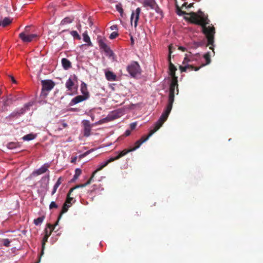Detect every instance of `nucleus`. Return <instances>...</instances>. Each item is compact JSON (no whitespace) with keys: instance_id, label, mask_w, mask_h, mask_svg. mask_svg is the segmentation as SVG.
I'll return each instance as SVG.
<instances>
[{"instance_id":"2","label":"nucleus","mask_w":263,"mask_h":263,"mask_svg":"<svg viewBox=\"0 0 263 263\" xmlns=\"http://www.w3.org/2000/svg\"><path fill=\"white\" fill-rule=\"evenodd\" d=\"M211 62L210 55L209 52L206 53L202 58L199 53L193 54L191 52L186 53L183 61L184 66H180L182 72H186L188 69L192 70L194 69L193 66L195 64L201 63V66L209 64Z\"/></svg>"},{"instance_id":"14","label":"nucleus","mask_w":263,"mask_h":263,"mask_svg":"<svg viewBox=\"0 0 263 263\" xmlns=\"http://www.w3.org/2000/svg\"><path fill=\"white\" fill-rule=\"evenodd\" d=\"M107 162H105H105H103V163H101V164H100V165L99 166V167L97 168V170H95V171L93 172V173H92V176H91V177L90 179L88 181H87V182L86 183H84V184H81V186H86V185H87L91 183V180H92V178L95 176V174H96L98 171H99L101 170L103 168H104V167H105V166H107Z\"/></svg>"},{"instance_id":"12","label":"nucleus","mask_w":263,"mask_h":263,"mask_svg":"<svg viewBox=\"0 0 263 263\" xmlns=\"http://www.w3.org/2000/svg\"><path fill=\"white\" fill-rule=\"evenodd\" d=\"M50 164L48 163H45L39 169L34 171L31 175L33 176H37L42 174L46 173L48 171V168L49 167Z\"/></svg>"},{"instance_id":"53","label":"nucleus","mask_w":263,"mask_h":263,"mask_svg":"<svg viewBox=\"0 0 263 263\" xmlns=\"http://www.w3.org/2000/svg\"><path fill=\"white\" fill-rule=\"evenodd\" d=\"M130 130L129 129H127L125 132L124 135L125 136H128L130 135Z\"/></svg>"},{"instance_id":"4","label":"nucleus","mask_w":263,"mask_h":263,"mask_svg":"<svg viewBox=\"0 0 263 263\" xmlns=\"http://www.w3.org/2000/svg\"><path fill=\"white\" fill-rule=\"evenodd\" d=\"M174 101V94L172 93H169L168 104L162 112L161 116L158 120L161 124H163L167 120L169 114H170L172 109L173 104Z\"/></svg>"},{"instance_id":"19","label":"nucleus","mask_w":263,"mask_h":263,"mask_svg":"<svg viewBox=\"0 0 263 263\" xmlns=\"http://www.w3.org/2000/svg\"><path fill=\"white\" fill-rule=\"evenodd\" d=\"M79 187H82L81 185H77V186H75L74 187H72L70 189L69 192L67 194V198H66L65 203H67V204H68V205H70V206L72 205V202H73L75 200H74L73 198L70 197V195L71 194V193L73 192V191L74 190H75L76 189H77Z\"/></svg>"},{"instance_id":"13","label":"nucleus","mask_w":263,"mask_h":263,"mask_svg":"<svg viewBox=\"0 0 263 263\" xmlns=\"http://www.w3.org/2000/svg\"><path fill=\"white\" fill-rule=\"evenodd\" d=\"M82 123L84 126V136L88 137L90 135L91 125L90 122L87 120H84L82 121Z\"/></svg>"},{"instance_id":"20","label":"nucleus","mask_w":263,"mask_h":263,"mask_svg":"<svg viewBox=\"0 0 263 263\" xmlns=\"http://www.w3.org/2000/svg\"><path fill=\"white\" fill-rule=\"evenodd\" d=\"M49 181V175L48 174L47 176L43 177L40 181L41 183L42 186L45 190L48 189Z\"/></svg>"},{"instance_id":"30","label":"nucleus","mask_w":263,"mask_h":263,"mask_svg":"<svg viewBox=\"0 0 263 263\" xmlns=\"http://www.w3.org/2000/svg\"><path fill=\"white\" fill-rule=\"evenodd\" d=\"M71 76L69 78V79L67 80L65 86L68 90H71L72 89V87L74 85V83L72 80Z\"/></svg>"},{"instance_id":"63","label":"nucleus","mask_w":263,"mask_h":263,"mask_svg":"<svg viewBox=\"0 0 263 263\" xmlns=\"http://www.w3.org/2000/svg\"><path fill=\"white\" fill-rule=\"evenodd\" d=\"M91 119L93 120V117H91Z\"/></svg>"},{"instance_id":"28","label":"nucleus","mask_w":263,"mask_h":263,"mask_svg":"<svg viewBox=\"0 0 263 263\" xmlns=\"http://www.w3.org/2000/svg\"><path fill=\"white\" fill-rule=\"evenodd\" d=\"M2 99H3V100L4 101V106L9 105L14 101V99L12 98L11 95H10L9 96H8L6 98L3 97Z\"/></svg>"},{"instance_id":"55","label":"nucleus","mask_w":263,"mask_h":263,"mask_svg":"<svg viewBox=\"0 0 263 263\" xmlns=\"http://www.w3.org/2000/svg\"><path fill=\"white\" fill-rule=\"evenodd\" d=\"M178 49L182 51H185L186 50V48L182 46L179 47Z\"/></svg>"},{"instance_id":"9","label":"nucleus","mask_w":263,"mask_h":263,"mask_svg":"<svg viewBox=\"0 0 263 263\" xmlns=\"http://www.w3.org/2000/svg\"><path fill=\"white\" fill-rule=\"evenodd\" d=\"M37 36L36 34H27L25 32H22L19 34V37L25 43L31 42Z\"/></svg>"},{"instance_id":"47","label":"nucleus","mask_w":263,"mask_h":263,"mask_svg":"<svg viewBox=\"0 0 263 263\" xmlns=\"http://www.w3.org/2000/svg\"><path fill=\"white\" fill-rule=\"evenodd\" d=\"M118 35V33L117 32H112L109 35L110 39H114L116 38Z\"/></svg>"},{"instance_id":"37","label":"nucleus","mask_w":263,"mask_h":263,"mask_svg":"<svg viewBox=\"0 0 263 263\" xmlns=\"http://www.w3.org/2000/svg\"><path fill=\"white\" fill-rule=\"evenodd\" d=\"M18 144L14 142H10L7 144V147L10 149H13L16 148Z\"/></svg>"},{"instance_id":"31","label":"nucleus","mask_w":263,"mask_h":263,"mask_svg":"<svg viewBox=\"0 0 263 263\" xmlns=\"http://www.w3.org/2000/svg\"><path fill=\"white\" fill-rule=\"evenodd\" d=\"M36 135L33 134H29L22 137L24 141H30L35 138Z\"/></svg>"},{"instance_id":"43","label":"nucleus","mask_w":263,"mask_h":263,"mask_svg":"<svg viewBox=\"0 0 263 263\" xmlns=\"http://www.w3.org/2000/svg\"><path fill=\"white\" fill-rule=\"evenodd\" d=\"M70 34L74 38V39H78V40H80L81 39V37L79 35V34H78V33L77 32V31H74V30H73V31H71L70 32Z\"/></svg>"},{"instance_id":"27","label":"nucleus","mask_w":263,"mask_h":263,"mask_svg":"<svg viewBox=\"0 0 263 263\" xmlns=\"http://www.w3.org/2000/svg\"><path fill=\"white\" fill-rule=\"evenodd\" d=\"M83 41L87 43V44L82 45V46H83L84 45H88L89 46H92V43H91V42L90 41V39L89 36L87 34V31H85V32H84L83 33Z\"/></svg>"},{"instance_id":"32","label":"nucleus","mask_w":263,"mask_h":263,"mask_svg":"<svg viewBox=\"0 0 263 263\" xmlns=\"http://www.w3.org/2000/svg\"><path fill=\"white\" fill-rule=\"evenodd\" d=\"M1 22L3 27H5L11 23V20L9 17H5Z\"/></svg>"},{"instance_id":"41","label":"nucleus","mask_w":263,"mask_h":263,"mask_svg":"<svg viewBox=\"0 0 263 263\" xmlns=\"http://www.w3.org/2000/svg\"><path fill=\"white\" fill-rule=\"evenodd\" d=\"M82 171L80 168H76L75 170V174L73 176V179H77L81 175Z\"/></svg>"},{"instance_id":"39","label":"nucleus","mask_w":263,"mask_h":263,"mask_svg":"<svg viewBox=\"0 0 263 263\" xmlns=\"http://www.w3.org/2000/svg\"><path fill=\"white\" fill-rule=\"evenodd\" d=\"M177 86V84L176 82H172L170 85V93L173 92L174 94V91L175 87Z\"/></svg>"},{"instance_id":"46","label":"nucleus","mask_w":263,"mask_h":263,"mask_svg":"<svg viewBox=\"0 0 263 263\" xmlns=\"http://www.w3.org/2000/svg\"><path fill=\"white\" fill-rule=\"evenodd\" d=\"M58 204L54 202V201H52L50 205H49V209L51 210V209H52L53 208H58Z\"/></svg>"},{"instance_id":"40","label":"nucleus","mask_w":263,"mask_h":263,"mask_svg":"<svg viewBox=\"0 0 263 263\" xmlns=\"http://www.w3.org/2000/svg\"><path fill=\"white\" fill-rule=\"evenodd\" d=\"M55 226H53L51 224H50V223H48L47 224V228H46L45 230V234H47V233H49V230L50 229V230H52V232L53 231L54 228H55Z\"/></svg>"},{"instance_id":"44","label":"nucleus","mask_w":263,"mask_h":263,"mask_svg":"<svg viewBox=\"0 0 263 263\" xmlns=\"http://www.w3.org/2000/svg\"><path fill=\"white\" fill-rule=\"evenodd\" d=\"M61 179H62V177H59L58 178L57 181L56 182V183L54 185L53 189H54V190H57V189L59 187V186H60V185L62 183L61 182Z\"/></svg>"},{"instance_id":"54","label":"nucleus","mask_w":263,"mask_h":263,"mask_svg":"<svg viewBox=\"0 0 263 263\" xmlns=\"http://www.w3.org/2000/svg\"><path fill=\"white\" fill-rule=\"evenodd\" d=\"M110 29L111 30H116L118 29V27L117 25H112L110 27Z\"/></svg>"},{"instance_id":"3","label":"nucleus","mask_w":263,"mask_h":263,"mask_svg":"<svg viewBox=\"0 0 263 263\" xmlns=\"http://www.w3.org/2000/svg\"><path fill=\"white\" fill-rule=\"evenodd\" d=\"M33 104V103L32 102L25 104L21 108L17 109L13 111L10 115L7 117L6 119L9 121H12L19 118L21 116L24 115L27 110H28Z\"/></svg>"},{"instance_id":"34","label":"nucleus","mask_w":263,"mask_h":263,"mask_svg":"<svg viewBox=\"0 0 263 263\" xmlns=\"http://www.w3.org/2000/svg\"><path fill=\"white\" fill-rule=\"evenodd\" d=\"M116 9L120 13L121 16L123 17L124 11L121 4H117L116 5Z\"/></svg>"},{"instance_id":"24","label":"nucleus","mask_w":263,"mask_h":263,"mask_svg":"<svg viewBox=\"0 0 263 263\" xmlns=\"http://www.w3.org/2000/svg\"><path fill=\"white\" fill-rule=\"evenodd\" d=\"M62 65L65 70H68L71 67V63L69 60L66 58H63L61 60Z\"/></svg>"},{"instance_id":"36","label":"nucleus","mask_w":263,"mask_h":263,"mask_svg":"<svg viewBox=\"0 0 263 263\" xmlns=\"http://www.w3.org/2000/svg\"><path fill=\"white\" fill-rule=\"evenodd\" d=\"M189 46L190 48L192 49H196L197 48L200 47L199 41L191 43Z\"/></svg>"},{"instance_id":"17","label":"nucleus","mask_w":263,"mask_h":263,"mask_svg":"<svg viewBox=\"0 0 263 263\" xmlns=\"http://www.w3.org/2000/svg\"><path fill=\"white\" fill-rule=\"evenodd\" d=\"M120 117L118 113L117 112H112L111 114H109L106 118L99 121V123L101 124L104 123L105 121H110L116 119Z\"/></svg>"},{"instance_id":"22","label":"nucleus","mask_w":263,"mask_h":263,"mask_svg":"<svg viewBox=\"0 0 263 263\" xmlns=\"http://www.w3.org/2000/svg\"><path fill=\"white\" fill-rule=\"evenodd\" d=\"M52 233V230H49V233H47V234H45V236H44L42 242V252L41 256L43 255L44 254V250L45 248V245L46 242L47 241V240L49 238V237L50 236L51 234Z\"/></svg>"},{"instance_id":"45","label":"nucleus","mask_w":263,"mask_h":263,"mask_svg":"<svg viewBox=\"0 0 263 263\" xmlns=\"http://www.w3.org/2000/svg\"><path fill=\"white\" fill-rule=\"evenodd\" d=\"M119 159V158L118 157V155L116 156V157H111L110 158H109V159L107 160L106 161H105V162H107V164L111 162H112L116 160H117Z\"/></svg>"},{"instance_id":"42","label":"nucleus","mask_w":263,"mask_h":263,"mask_svg":"<svg viewBox=\"0 0 263 263\" xmlns=\"http://www.w3.org/2000/svg\"><path fill=\"white\" fill-rule=\"evenodd\" d=\"M93 151H94L93 149H91L90 150H88V151H86V152H85L84 153L79 155V157L80 159H82V158H84L85 157H86V156H87L88 155H89V154H90Z\"/></svg>"},{"instance_id":"26","label":"nucleus","mask_w":263,"mask_h":263,"mask_svg":"<svg viewBox=\"0 0 263 263\" xmlns=\"http://www.w3.org/2000/svg\"><path fill=\"white\" fill-rule=\"evenodd\" d=\"M81 91L82 93L83 94V96H85L86 97L87 96V99L89 98V95L88 91H87V85L84 82H83L81 85Z\"/></svg>"},{"instance_id":"38","label":"nucleus","mask_w":263,"mask_h":263,"mask_svg":"<svg viewBox=\"0 0 263 263\" xmlns=\"http://www.w3.org/2000/svg\"><path fill=\"white\" fill-rule=\"evenodd\" d=\"M44 219V217H39L34 220V223L36 226L41 224L43 222Z\"/></svg>"},{"instance_id":"23","label":"nucleus","mask_w":263,"mask_h":263,"mask_svg":"<svg viewBox=\"0 0 263 263\" xmlns=\"http://www.w3.org/2000/svg\"><path fill=\"white\" fill-rule=\"evenodd\" d=\"M105 77L108 81H116L117 76L116 75L110 71H106L105 72Z\"/></svg>"},{"instance_id":"29","label":"nucleus","mask_w":263,"mask_h":263,"mask_svg":"<svg viewBox=\"0 0 263 263\" xmlns=\"http://www.w3.org/2000/svg\"><path fill=\"white\" fill-rule=\"evenodd\" d=\"M70 206V205H68V204H67V203H64V204L62 206V210L61 211V213H60V214L58 217V220H59L61 218L62 215L67 212L68 210V208Z\"/></svg>"},{"instance_id":"18","label":"nucleus","mask_w":263,"mask_h":263,"mask_svg":"<svg viewBox=\"0 0 263 263\" xmlns=\"http://www.w3.org/2000/svg\"><path fill=\"white\" fill-rule=\"evenodd\" d=\"M139 2L145 8L149 7L151 9L156 4L155 0H139Z\"/></svg>"},{"instance_id":"10","label":"nucleus","mask_w":263,"mask_h":263,"mask_svg":"<svg viewBox=\"0 0 263 263\" xmlns=\"http://www.w3.org/2000/svg\"><path fill=\"white\" fill-rule=\"evenodd\" d=\"M173 48V47L172 45L169 46V55L168 58V61L169 62V70L170 72V75L174 77H175V71L177 70V68L174 66L173 64H172L171 62V54L173 52L172 49Z\"/></svg>"},{"instance_id":"6","label":"nucleus","mask_w":263,"mask_h":263,"mask_svg":"<svg viewBox=\"0 0 263 263\" xmlns=\"http://www.w3.org/2000/svg\"><path fill=\"white\" fill-rule=\"evenodd\" d=\"M162 124H161L160 122L157 121V122L155 124L154 128L150 131L149 134L146 136V137L145 138L144 137H142L140 139L137 140L136 142V146L133 148V150H136L137 149L139 148L141 145L143 143L149 139V138L152 136L153 134H154L156 131H157L161 126H162Z\"/></svg>"},{"instance_id":"11","label":"nucleus","mask_w":263,"mask_h":263,"mask_svg":"<svg viewBox=\"0 0 263 263\" xmlns=\"http://www.w3.org/2000/svg\"><path fill=\"white\" fill-rule=\"evenodd\" d=\"M141 12V9L140 8H137L135 11H133L130 16V23L132 24L133 21L135 17L134 20V27L136 28L138 25V22L139 19V16Z\"/></svg>"},{"instance_id":"50","label":"nucleus","mask_w":263,"mask_h":263,"mask_svg":"<svg viewBox=\"0 0 263 263\" xmlns=\"http://www.w3.org/2000/svg\"><path fill=\"white\" fill-rule=\"evenodd\" d=\"M186 5H187V3H184V4L182 6V7L184 6V7H186V8L189 9L190 8H191V7L193 6V4H190L187 6H186Z\"/></svg>"},{"instance_id":"62","label":"nucleus","mask_w":263,"mask_h":263,"mask_svg":"<svg viewBox=\"0 0 263 263\" xmlns=\"http://www.w3.org/2000/svg\"><path fill=\"white\" fill-rule=\"evenodd\" d=\"M0 26H2V22L0 21Z\"/></svg>"},{"instance_id":"1","label":"nucleus","mask_w":263,"mask_h":263,"mask_svg":"<svg viewBox=\"0 0 263 263\" xmlns=\"http://www.w3.org/2000/svg\"><path fill=\"white\" fill-rule=\"evenodd\" d=\"M191 16L193 23L201 26L202 32L206 35L207 39V43L205 40L199 41L200 47L213 45L215 28L213 26H206L210 23L208 16L201 10L198 11V14L192 13Z\"/></svg>"},{"instance_id":"16","label":"nucleus","mask_w":263,"mask_h":263,"mask_svg":"<svg viewBox=\"0 0 263 263\" xmlns=\"http://www.w3.org/2000/svg\"><path fill=\"white\" fill-rule=\"evenodd\" d=\"M87 99H88L87 96L86 97L83 95H79L73 98L70 102L69 105V106H73V105L78 104Z\"/></svg>"},{"instance_id":"51","label":"nucleus","mask_w":263,"mask_h":263,"mask_svg":"<svg viewBox=\"0 0 263 263\" xmlns=\"http://www.w3.org/2000/svg\"><path fill=\"white\" fill-rule=\"evenodd\" d=\"M68 110L70 111H78L80 110V109L78 108H70Z\"/></svg>"},{"instance_id":"56","label":"nucleus","mask_w":263,"mask_h":263,"mask_svg":"<svg viewBox=\"0 0 263 263\" xmlns=\"http://www.w3.org/2000/svg\"><path fill=\"white\" fill-rule=\"evenodd\" d=\"M10 78H11V79L12 81L13 82V83H16V80H15V79L13 77L11 76Z\"/></svg>"},{"instance_id":"49","label":"nucleus","mask_w":263,"mask_h":263,"mask_svg":"<svg viewBox=\"0 0 263 263\" xmlns=\"http://www.w3.org/2000/svg\"><path fill=\"white\" fill-rule=\"evenodd\" d=\"M10 241L8 239H5L4 240V245L6 247H8L9 246Z\"/></svg>"},{"instance_id":"21","label":"nucleus","mask_w":263,"mask_h":263,"mask_svg":"<svg viewBox=\"0 0 263 263\" xmlns=\"http://www.w3.org/2000/svg\"><path fill=\"white\" fill-rule=\"evenodd\" d=\"M152 9L155 10V12L157 13L158 16H157V18L159 19H162L164 17V14L162 10L158 6L157 3H156V4L154 5L153 6V8H152Z\"/></svg>"},{"instance_id":"15","label":"nucleus","mask_w":263,"mask_h":263,"mask_svg":"<svg viewBox=\"0 0 263 263\" xmlns=\"http://www.w3.org/2000/svg\"><path fill=\"white\" fill-rule=\"evenodd\" d=\"M107 162H105H105H103V163H101V164H100V165L99 166V167L97 168V170H95V171L93 172V173H92V176H91V177L90 179L88 181H87V182L86 183H84V184H81V186H86V185H87L91 183V180H92V178L95 176V174H96L98 171H99L101 170L103 168H104V167H105V166H107Z\"/></svg>"},{"instance_id":"57","label":"nucleus","mask_w":263,"mask_h":263,"mask_svg":"<svg viewBox=\"0 0 263 263\" xmlns=\"http://www.w3.org/2000/svg\"><path fill=\"white\" fill-rule=\"evenodd\" d=\"M56 191H57L56 190H54V189H53L52 192H51V195H54Z\"/></svg>"},{"instance_id":"58","label":"nucleus","mask_w":263,"mask_h":263,"mask_svg":"<svg viewBox=\"0 0 263 263\" xmlns=\"http://www.w3.org/2000/svg\"><path fill=\"white\" fill-rule=\"evenodd\" d=\"M63 126L64 127H67V124L66 123H63Z\"/></svg>"},{"instance_id":"52","label":"nucleus","mask_w":263,"mask_h":263,"mask_svg":"<svg viewBox=\"0 0 263 263\" xmlns=\"http://www.w3.org/2000/svg\"><path fill=\"white\" fill-rule=\"evenodd\" d=\"M77 159V157H73L71 158V162L73 163H75L76 162Z\"/></svg>"},{"instance_id":"35","label":"nucleus","mask_w":263,"mask_h":263,"mask_svg":"<svg viewBox=\"0 0 263 263\" xmlns=\"http://www.w3.org/2000/svg\"><path fill=\"white\" fill-rule=\"evenodd\" d=\"M73 20L72 18H71L70 17H66L62 20V21H61V24L65 25L67 24H69V23H72Z\"/></svg>"},{"instance_id":"48","label":"nucleus","mask_w":263,"mask_h":263,"mask_svg":"<svg viewBox=\"0 0 263 263\" xmlns=\"http://www.w3.org/2000/svg\"><path fill=\"white\" fill-rule=\"evenodd\" d=\"M137 126V122H133L130 124V128L131 130H134L135 129L136 127Z\"/></svg>"},{"instance_id":"5","label":"nucleus","mask_w":263,"mask_h":263,"mask_svg":"<svg viewBox=\"0 0 263 263\" xmlns=\"http://www.w3.org/2000/svg\"><path fill=\"white\" fill-rule=\"evenodd\" d=\"M41 83L42 88L40 97L45 98L47 96L49 92L54 87L55 84L51 80H42Z\"/></svg>"},{"instance_id":"8","label":"nucleus","mask_w":263,"mask_h":263,"mask_svg":"<svg viewBox=\"0 0 263 263\" xmlns=\"http://www.w3.org/2000/svg\"><path fill=\"white\" fill-rule=\"evenodd\" d=\"M98 43L101 49L103 50L106 56L110 58L114 56V53L107 44L103 41L102 39L98 40Z\"/></svg>"},{"instance_id":"60","label":"nucleus","mask_w":263,"mask_h":263,"mask_svg":"<svg viewBox=\"0 0 263 263\" xmlns=\"http://www.w3.org/2000/svg\"><path fill=\"white\" fill-rule=\"evenodd\" d=\"M199 68H200V67L196 68H195V69H194V70H195V71H197V70H198L199 69Z\"/></svg>"},{"instance_id":"33","label":"nucleus","mask_w":263,"mask_h":263,"mask_svg":"<svg viewBox=\"0 0 263 263\" xmlns=\"http://www.w3.org/2000/svg\"><path fill=\"white\" fill-rule=\"evenodd\" d=\"M135 150H133V148L128 149H124L122 151H121L119 154H118V157L120 158L121 157L125 156L128 153L130 152L134 151Z\"/></svg>"},{"instance_id":"7","label":"nucleus","mask_w":263,"mask_h":263,"mask_svg":"<svg viewBox=\"0 0 263 263\" xmlns=\"http://www.w3.org/2000/svg\"><path fill=\"white\" fill-rule=\"evenodd\" d=\"M126 70L133 78L136 77L141 73V69L140 65L136 61H132L126 67Z\"/></svg>"},{"instance_id":"59","label":"nucleus","mask_w":263,"mask_h":263,"mask_svg":"<svg viewBox=\"0 0 263 263\" xmlns=\"http://www.w3.org/2000/svg\"><path fill=\"white\" fill-rule=\"evenodd\" d=\"M77 26L78 28H79L80 27H81V25L80 24H79L77 25Z\"/></svg>"},{"instance_id":"25","label":"nucleus","mask_w":263,"mask_h":263,"mask_svg":"<svg viewBox=\"0 0 263 263\" xmlns=\"http://www.w3.org/2000/svg\"><path fill=\"white\" fill-rule=\"evenodd\" d=\"M176 12L179 16H182L183 15H190L192 22L193 23V18L192 17L191 14L192 13H195V12L187 13L185 11H183L178 6L176 7Z\"/></svg>"},{"instance_id":"61","label":"nucleus","mask_w":263,"mask_h":263,"mask_svg":"<svg viewBox=\"0 0 263 263\" xmlns=\"http://www.w3.org/2000/svg\"><path fill=\"white\" fill-rule=\"evenodd\" d=\"M210 48L211 49H212V50H213V51L214 52V49H213V47H210Z\"/></svg>"}]
</instances>
